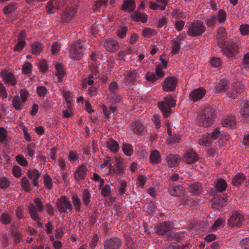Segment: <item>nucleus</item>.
I'll use <instances>...</instances> for the list:
<instances>
[{"instance_id":"1","label":"nucleus","mask_w":249,"mask_h":249,"mask_svg":"<svg viewBox=\"0 0 249 249\" xmlns=\"http://www.w3.org/2000/svg\"><path fill=\"white\" fill-rule=\"evenodd\" d=\"M176 101L171 95L165 97L163 101L158 103L159 109L164 118H167L172 113V108L176 106Z\"/></svg>"},{"instance_id":"2","label":"nucleus","mask_w":249,"mask_h":249,"mask_svg":"<svg viewBox=\"0 0 249 249\" xmlns=\"http://www.w3.org/2000/svg\"><path fill=\"white\" fill-rule=\"evenodd\" d=\"M85 50V42L83 40L78 39L73 42L69 48V56L73 60H79L80 59Z\"/></svg>"},{"instance_id":"3","label":"nucleus","mask_w":249,"mask_h":249,"mask_svg":"<svg viewBox=\"0 0 249 249\" xmlns=\"http://www.w3.org/2000/svg\"><path fill=\"white\" fill-rule=\"evenodd\" d=\"M215 110L210 107L204 108L197 117V121L202 124L213 123L215 117Z\"/></svg>"},{"instance_id":"4","label":"nucleus","mask_w":249,"mask_h":249,"mask_svg":"<svg viewBox=\"0 0 249 249\" xmlns=\"http://www.w3.org/2000/svg\"><path fill=\"white\" fill-rule=\"evenodd\" d=\"M203 22L200 20L194 21L188 27L187 34L192 37L201 36L206 31Z\"/></svg>"},{"instance_id":"5","label":"nucleus","mask_w":249,"mask_h":249,"mask_svg":"<svg viewBox=\"0 0 249 249\" xmlns=\"http://www.w3.org/2000/svg\"><path fill=\"white\" fill-rule=\"evenodd\" d=\"M56 205L60 213H65L67 210L71 213L73 212L74 208L71 202L66 196H62L58 198Z\"/></svg>"},{"instance_id":"6","label":"nucleus","mask_w":249,"mask_h":249,"mask_svg":"<svg viewBox=\"0 0 249 249\" xmlns=\"http://www.w3.org/2000/svg\"><path fill=\"white\" fill-rule=\"evenodd\" d=\"M220 130L215 129L212 132L203 135L198 140V143L201 146H209L218 138Z\"/></svg>"},{"instance_id":"7","label":"nucleus","mask_w":249,"mask_h":249,"mask_svg":"<svg viewBox=\"0 0 249 249\" xmlns=\"http://www.w3.org/2000/svg\"><path fill=\"white\" fill-rule=\"evenodd\" d=\"M77 10L78 6L75 4L67 7L61 15L60 21L66 23L70 22L76 16Z\"/></svg>"},{"instance_id":"8","label":"nucleus","mask_w":249,"mask_h":249,"mask_svg":"<svg viewBox=\"0 0 249 249\" xmlns=\"http://www.w3.org/2000/svg\"><path fill=\"white\" fill-rule=\"evenodd\" d=\"M221 49L222 53L229 58H233L238 53V45L232 42L224 43Z\"/></svg>"},{"instance_id":"9","label":"nucleus","mask_w":249,"mask_h":249,"mask_svg":"<svg viewBox=\"0 0 249 249\" xmlns=\"http://www.w3.org/2000/svg\"><path fill=\"white\" fill-rule=\"evenodd\" d=\"M68 0H50L46 6L47 12L49 14H54L63 7Z\"/></svg>"},{"instance_id":"10","label":"nucleus","mask_w":249,"mask_h":249,"mask_svg":"<svg viewBox=\"0 0 249 249\" xmlns=\"http://www.w3.org/2000/svg\"><path fill=\"white\" fill-rule=\"evenodd\" d=\"M0 75L5 84L14 86L17 83V78L16 76L7 70L1 71Z\"/></svg>"},{"instance_id":"11","label":"nucleus","mask_w":249,"mask_h":249,"mask_svg":"<svg viewBox=\"0 0 249 249\" xmlns=\"http://www.w3.org/2000/svg\"><path fill=\"white\" fill-rule=\"evenodd\" d=\"M178 84V80L174 76L166 78L162 85L163 89L166 92H171L175 89Z\"/></svg>"},{"instance_id":"12","label":"nucleus","mask_w":249,"mask_h":249,"mask_svg":"<svg viewBox=\"0 0 249 249\" xmlns=\"http://www.w3.org/2000/svg\"><path fill=\"white\" fill-rule=\"evenodd\" d=\"M122 241L117 237H113L106 240L104 242V249H119Z\"/></svg>"},{"instance_id":"13","label":"nucleus","mask_w":249,"mask_h":249,"mask_svg":"<svg viewBox=\"0 0 249 249\" xmlns=\"http://www.w3.org/2000/svg\"><path fill=\"white\" fill-rule=\"evenodd\" d=\"M244 220L243 216L239 213H233L228 220V224L231 227H240Z\"/></svg>"},{"instance_id":"14","label":"nucleus","mask_w":249,"mask_h":249,"mask_svg":"<svg viewBox=\"0 0 249 249\" xmlns=\"http://www.w3.org/2000/svg\"><path fill=\"white\" fill-rule=\"evenodd\" d=\"M124 76V82L129 86L134 85L139 78V75L136 70L128 71Z\"/></svg>"},{"instance_id":"15","label":"nucleus","mask_w":249,"mask_h":249,"mask_svg":"<svg viewBox=\"0 0 249 249\" xmlns=\"http://www.w3.org/2000/svg\"><path fill=\"white\" fill-rule=\"evenodd\" d=\"M169 193L174 196H182L185 193L184 188L180 185H172L168 189Z\"/></svg>"},{"instance_id":"16","label":"nucleus","mask_w":249,"mask_h":249,"mask_svg":"<svg viewBox=\"0 0 249 249\" xmlns=\"http://www.w3.org/2000/svg\"><path fill=\"white\" fill-rule=\"evenodd\" d=\"M205 90L202 88L196 89L190 93V98L194 102L200 100L205 94Z\"/></svg>"},{"instance_id":"17","label":"nucleus","mask_w":249,"mask_h":249,"mask_svg":"<svg viewBox=\"0 0 249 249\" xmlns=\"http://www.w3.org/2000/svg\"><path fill=\"white\" fill-rule=\"evenodd\" d=\"M171 231L170 225L167 222H163L156 228V233L159 235H163L169 233Z\"/></svg>"},{"instance_id":"18","label":"nucleus","mask_w":249,"mask_h":249,"mask_svg":"<svg viewBox=\"0 0 249 249\" xmlns=\"http://www.w3.org/2000/svg\"><path fill=\"white\" fill-rule=\"evenodd\" d=\"M214 88L217 92H225L228 89L229 82L226 79L222 78L215 83Z\"/></svg>"},{"instance_id":"19","label":"nucleus","mask_w":249,"mask_h":249,"mask_svg":"<svg viewBox=\"0 0 249 249\" xmlns=\"http://www.w3.org/2000/svg\"><path fill=\"white\" fill-rule=\"evenodd\" d=\"M166 160L169 167H175L178 165L181 158L177 155L169 154L167 156Z\"/></svg>"},{"instance_id":"20","label":"nucleus","mask_w":249,"mask_h":249,"mask_svg":"<svg viewBox=\"0 0 249 249\" xmlns=\"http://www.w3.org/2000/svg\"><path fill=\"white\" fill-rule=\"evenodd\" d=\"M197 154L193 151H187L183 156V160L188 163H192L198 160Z\"/></svg>"},{"instance_id":"21","label":"nucleus","mask_w":249,"mask_h":249,"mask_svg":"<svg viewBox=\"0 0 249 249\" xmlns=\"http://www.w3.org/2000/svg\"><path fill=\"white\" fill-rule=\"evenodd\" d=\"M104 47L107 51L113 52L119 49V45L116 40L112 39H108L105 41Z\"/></svg>"},{"instance_id":"22","label":"nucleus","mask_w":249,"mask_h":249,"mask_svg":"<svg viewBox=\"0 0 249 249\" xmlns=\"http://www.w3.org/2000/svg\"><path fill=\"white\" fill-rule=\"evenodd\" d=\"M87 168L83 165H80L77 167L74 174V178L77 180L83 179L85 178L87 175Z\"/></svg>"},{"instance_id":"23","label":"nucleus","mask_w":249,"mask_h":249,"mask_svg":"<svg viewBox=\"0 0 249 249\" xmlns=\"http://www.w3.org/2000/svg\"><path fill=\"white\" fill-rule=\"evenodd\" d=\"M136 8V4L134 0H124L121 6V9L124 11H128L129 13L133 12Z\"/></svg>"},{"instance_id":"24","label":"nucleus","mask_w":249,"mask_h":249,"mask_svg":"<svg viewBox=\"0 0 249 249\" xmlns=\"http://www.w3.org/2000/svg\"><path fill=\"white\" fill-rule=\"evenodd\" d=\"M133 20L136 22L146 23L147 21V16L145 14L141 13L139 11H135L131 15Z\"/></svg>"},{"instance_id":"25","label":"nucleus","mask_w":249,"mask_h":249,"mask_svg":"<svg viewBox=\"0 0 249 249\" xmlns=\"http://www.w3.org/2000/svg\"><path fill=\"white\" fill-rule=\"evenodd\" d=\"M27 175L29 178L33 180V185L35 186H37L38 178L40 175L38 170L36 169L29 170Z\"/></svg>"},{"instance_id":"26","label":"nucleus","mask_w":249,"mask_h":249,"mask_svg":"<svg viewBox=\"0 0 249 249\" xmlns=\"http://www.w3.org/2000/svg\"><path fill=\"white\" fill-rule=\"evenodd\" d=\"M227 34L226 29L224 27H220L217 30L216 39L219 44L225 43L226 39Z\"/></svg>"},{"instance_id":"27","label":"nucleus","mask_w":249,"mask_h":249,"mask_svg":"<svg viewBox=\"0 0 249 249\" xmlns=\"http://www.w3.org/2000/svg\"><path fill=\"white\" fill-rule=\"evenodd\" d=\"M188 191L194 195H199L202 191L201 184L199 182H195L190 185L188 188Z\"/></svg>"},{"instance_id":"28","label":"nucleus","mask_w":249,"mask_h":249,"mask_svg":"<svg viewBox=\"0 0 249 249\" xmlns=\"http://www.w3.org/2000/svg\"><path fill=\"white\" fill-rule=\"evenodd\" d=\"M161 158L160 152L154 150L151 152L150 155V161L152 164H155L160 162Z\"/></svg>"},{"instance_id":"29","label":"nucleus","mask_w":249,"mask_h":249,"mask_svg":"<svg viewBox=\"0 0 249 249\" xmlns=\"http://www.w3.org/2000/svg\"><path fill=\"white\" fill-rule=\"evenodd\" d=\"M245 176L243 173H240L233 176L231 183L234 186H239L245 181Z\"/></svg>"},{"instance_id":"30","label":"nucleus","mask_w":249,"mask_h":249,"mask_svg":"<svg viewBox=\"0 0 249 249\" xmlns=\"http://www.w3.org/2000/svg\"><path fill=\"white\" fill-rule=\"evenodd\" d=\"M55 69L56 72L55 73V76L57 77L58 82H62L63 77L66 75V72L60 63H57L55 65Z\"/></svg>"},{"instance_id":"31","label":"nucleus","mask_w":249,"mask_h":249,"mask_svg":"<svg viewBox=\"0 0 249 249\" xmlns=\"http://www.w3.org/2000/svg\"><path fill=\"white\" fill-rule=\"evenodd\" d=\"M107 147L113 153H116L119 150V145L117 142L112 139H109L107 142Z\"/></svg>"},{"instance_id":"32","label":"nucleus","mask_w":249,"mask_h":249,"mask_svg":"<svg viewBox=\"0 0 249 249\" xmlns=\"http://www.w3.org/2000/svg\"><path fill=\"white\" fill-rule=\"evenodd\" d=\"M18 4L16 2H12L8 5H6L3 9V14L5 15H8L10 13L14 12L17 9Z\"/></svg>"},{"instance_id":"33","label":"nucleus","mask_w":249,"mask_h":249,"mask_svg":"<svg viewBox=\"0 0 249 249\" xmlns=\"http://www.w3.org/2000/svg\"><path fill=\"white\" fill-rule=\"evenodd\" d=\"M43 47V45L39 42H35L31 45L32 52L36 55H38L41 53Z\"/></svg>"},{"instance_id":"34","label":"nucleus","mask_w":249,"mask_h":249,"mask_svg":"<svg viewBox=\"0 0 249 249\" xmlns=\"http://www.w3.org/2000/svg\"><path fill=\"white\" fill-rule=\"evenodd\" d=\"M23 103L22 102V101H21L19 96L16 95L14 97L12 100V105L15 109L17 110L21 109L24 106Z\"/></svg>"},{"instance_id":"35","label":"nucleus","mask_w":249,"mask_h":249,"mask_svg":"<svg viewBox=\"0 0 249 249\" xmlns=\"http://www.w3.org/2000/svg\"><path fill=\"white\" fill-rule=\"evenodd\" d=\"M14 225H12L10 227V231H11V234L14 238L15 241L17 243L20 242L22 239V233L16 229Z\"/></svg>"},{"instance_id":"36","label":"nucleus","mask_w":249,"mask_h":249,"mask_svg":"<svg viewBox=\"0 0 249 249\" xmlns=\"http://www.w3.org/2000/svg\"><path fill=\"white\" fill-rule=\"evenodd\" d=\"M238 86H239L238 88H236L234 90L231 89L228 92V95L229 98H231L232 99H235L238 94L241 93L243 86L241 84H239Z\"/></svg>"},{"instance_id":"37","label":"nucleus","mask_w":249,"mask_h":249,"mask_svg":"<svg viewBox=\"0 0 249 249\" xmlns=\"http://www.w3.org/2000/svg\"><path fill=\"white\" fill-rule=\"evenodd\" d=\"M243 108L241 109V115L244 118L249 117V101H244L242 102Z\"/></svg>"},{"instance_id":"38","label":"nucleus","mask_w":249,"mask_h":249,"mask_svg":"<svg viewBox=\"0 0 249 249\" xmlns=\"http://www.w3.org/2000/svg\"><path fill=\"white\" fill-rule=\"evenodd\" d=\"M112 164H113L117 168V170L121 173L123 170V162L122 160L118 158H113L111 160Z\"/></svg>"},{"instance_id":"39","label":"nucleus","mask_w":249,"mask_h":249,"mask_svg":"<svg viewBox=\"0 0 249 249\" xmlns=\"http://www.w3.org/2000/svg\"><path fill=\"white\" fill-rule=\"evenodd\" d=\"M20 185L21 188L24 191L29 192L31 190L30 182L26 177H24L21 178L20 181Z\"/></svg>"},{"instance_id":"40","label":"nucleus","mask_w":249,"mask_h":249,"mask_svg":"<svg viewBox=\"0 0 249 249\" xmlns=\"http://www.w3.org/2000/svg\"><path fill=\"white\" fill-rule=\"evenodd\" d=\"M236 123L235 117L233 115H228L224 117L222 121L221 124H234Z\"/></svg>"},{"instance_id":"41","label":"nucleus","mask_w":249,"mask_h":249,"mask_svg":"<svg viewBox=\"0 0 249 249\" xmlns=\"http://www.w3.org/2000/svg\"><path fill=\"white\" fill-rule=\"evenodd\" d=\"M216 20V16L213 15H209L206 18V24L208 27H213L215 26Z\"/></svg>"},{"instance_id":"42","label":"nucleus","mask_w":249,"mask_h":249,"mask_svg":"<svg viewBox=\"0 0 249 249\" xmlns=\"http://www.w3.org/2000/svg\"><path fill=\"white\" fill-rule=\"evenodd\" d=\"M122 150L124 153L127 156H130L133 153V148L132 146L128 143H124L122 145Z\"/></svg>"},{"instance_id":"43","label":"nucleus","mask_w":249,"mask_h":249,"mask_svg":"<svg viewBox=\"0 0 249 249\" xmlns=\"http://www.w3.org/2000/svg\"><path fill=\"white\" fill-rule=\"evenodd\" d=\"M216 184V188L218 191L222 192L225 191L227 188V183L223 179L217 180Z\"/></svg>"},{"instance_id":"44","label":"nucleus","mask_w":249,"mask_h":249,"mask_svg":"<svg viewBox=\"0 0 249 249\" xmlns=\"http://www.w3.org/2000/svg\"><path fill=\"white\" fill-rule=\"evenodd\" d=\"M10 181L6 177H2L0 178V188L6 189L10 185Z\"/></svg>"},{"instance_id":"45","label":"nucleus","mask_w":249,"mask_h":249,"mask_svg":"<svg viewBox=\"0 0 249 249\" xmlns=\"http://www.w3.org/2000/svg\"><path fill=\"white\" fill-rule=\"evenodd\" d=\"M29 209L31 218L35 220H37L38 219V214L36 207L33 204H30Z\"/></svg>"},{"instance_id":"46","label":"nucleus","mask_w":249,"mask_h":249,"mask_svg":"<svg viewBox=\"0 0 249 249\" xmlns=\"http://www.w3.org/2000/svg\"><path fill=\"white\" fill-rule=\"evenodd\" d=\"M44 184L45 187L49 190L53 187V181L51 178L48 175L45 174L43 177Z\"/></svg>"},{"instance_id":"47","label":"nucleus","mask_w":249,"mask_h":249,"mask_svg":"<svg viewBox=\"0 0 249 249\" xmlns=\"http://www.w3.org/2000/svg\"><path fill=\"white\" fill-rule=\"evenodd\" d=\"M111 160L112 159L110 157H107L104 162L100 165V168L103 169L105 167H107L108 170L110 171L113 169Z\"/></svg>"},{"instance_id":"48","label":"nucleus","mask_w":249,"mask_h":249,"mask_svg":"<svg viewBox=\"0 0 249 249\" xmlns=\"http://www.w3.org/2000/svg\"><path fill=\"white\" fill-rule=\"evenodd\" d=\"M146 80L151 83L156 82L158 80V77L153 72L148 71L146 73L145 77Z\"/></svg>"},{"instance_id":"49","label":"nucleus","mask_w":249,"mask_h":249,"mask_svg":"<svg viewBox=\"0 0 249 249\" xmlns=\"http://www.w3.org/2000/svg\"><path fill=\"white\" fill-rule=\"evenodd\" d=\"M90 196H91L89 192L87 190H84L82 197V200L84 205H88L90 201Z\"/></svg>"},{"instance_id":"50","label":"nucleus","mask_w":249,"mask_h":249,"mask_svg":"<svg viewBox=\"0 0 249 249\" xmlns=\"http://www.w3.org/2000/svg\"><path fill=\"white\" fill-rule=\"evenodd\" d=\"M149 7L150 9L152 10H158L160 9L161 11H163L165 9V7L164 5H162V4L160 3H158L156 2H150L149 4Z\"/></svg>"},{"instance_id":"51","label":"nucleus","mask_w":249,"mask_h":249,"mask_svg":"<svg viewBox=\"0 0 249 249\" xmlns=\"http://www.w3.org/2000/svg\"><path fill=\"white\" fill-rule=\"evenodd\" d=\"M72 202L73 203V207L75 208L76 211L79 212L80 210L81 203L78 197L76 195L73 196L72 197Z\"/></svg>"},{"instance_id":"52","label":"nucleus","mask_w":249,"mask_h":249,"mask_svg":"<svg viewBox=\"0 0 249 249\" xmlns=\"http://www.w3.org/2000/svg\"><path fill=\"white\" fill-rule=\"evenodd\" d=\"M0 221L2 224L7 225L11 222L12 218L8 213H3L0 217Z\"/></svg>"},{"instance_id":"53","label":"nucleus","mask_w":249,"mask_h":249,"mask_svg":"<svg viewBox=\"0 0 249 249\" xmlns=\"http://www.w3.org/2000/svg\"><path fill=\"white\" fill-rule=\"evenodd\" d=\"M227 18V14L226 12L222 9L218 11L217 19L220 23H224Z\"/></svg>"},{"instance_id":"54","label":"nucleus","mask_w":249,"mask_h":249,"mask_svg":"<svg viewBox=\"0 0 249 249\" xmlns=\"http://www.w3.org/2000/svg\"><path fill=\"white\" fill-rule=\"evenodd\" d=\"M35 147L36 145L34 143H30L27 146L26 154L32 158L34 156L35 154Z\"/></svg>"},{"instance_id":"55","label":"nucleus","mask_w":249,"mask_h":249,"mask_svg":"<svg viewBox=\"0 0 249 249\" xmlns=\"http://www.w3.org/2000/svg\"><path fill=\"white\" fill-rule=\"evenodd\" d=\"M172 45V53L173 54H178L180 48V43L178 40H173Z\"/></svg>"},{"instance_id":"56","label":"nucleus","mask_w":249,"mask_h":249,"mask_svg":"<svg viewBox=\"0 0 249 249\" xmlns=\"http://www.w3.org/2000/svg\"><path fill=\"white\" fill-rule=\"evenodd\" d=\"M172 15L174 18L178 19H183L186 17L185 13L181 12L178 9H174L172 13Z\"/></svg>"},{"instance_id":"57","label":"nucleus","mask_w":249,"mask_h":249,"mask_svg":"<svg viewBox=\"0 0 249 249\" xmlns=\"http://www.w3.org/2000/svg\"><path fill=\"white\" fill-rule=\"evenodd\" d=\"M79 159V156L76 151H71L69 152L68 160L71 162H75Z\"/></svg>"},{"instance_id":"58","label":"nucleus","mask_w":249,"mask_h":249,"mask_svg":"<svg viewBox=\"0 0 249 249\" xmlns=\"http://www.w3.org/2000/svg\"><path fill=\"white\" fill-rule=\"evenodd\" d=\"M128 30V28L126 26H121L117 31V36L121 38H124L126 36Z\"/></svg>"},{"instance_id":"59","label":"nucleus","mask_w":249,"mask_h":249,"mask_svg":"<svg viewBox=\"0 0 249 249\" xmlns=\"http://www.w3.org/2000/svg\"><path fill=\"white\" fill-rule=\"evenodd\" d=\"M47 88L43 86H39L36 88V92L40 97H45L47 93Z\"/></svg>"},{"instance_id":"60","label":"nucleus","mask_w":249,"mask_h":249,"mask_svg":"<svg viewBox=\"0 0 249 249\" xmlns=\"http://www.w3.org/2000/svg\"><path fill=\"white\" fill-rule=\"evenodd\" d=\"M241 64L244 69L249 70V52L244 55Z\"/></svg>"},{"instance_id":"61","label":"nucleus","mask_w":249,"mask_h":249,"mask_svg":"<svg viewBox=\"0 0 249 249\" xmlns=\"http://www.w3.org/2000/svg\"><path fill=\"white\" fill-rule=\"evenodd\" d=\"M211 64L213 67L219 68L222 64L221 60L219 57H213L211 59Z\"/></svg>"},{"instance_id":"62","label":"nucleus","mask_w":249,"mask_h":249,"mask_svg":"<svg viewBox=\"0 0 249 249\" xmlns=\"http://www.w3.org/2000/svg\"><path fill=\"white\" fill-rule=\"evenodd\" d=\"M12 173L15 178H18L21 175V170L18 166H14L12 169Z\"/></svg>"},{"instance_id":"63","label":"nucleus","mask_w":249,"mask_h":249,"mask_svg":"<svg viewBox=\"0 0 249 249\" xmlns=\"http://www.w3.org/2000/svg\"><path fill=\"white\" fill-rule=\"evenodd\" d=\"M38 66L39 68L40 71L43 73L45 72L48 70V66L47 64V62L44 60H41L38 63Z\"/></svg>"},{"instance_id":"64","label":"nucleus","mask_w":249,"mask_h":249,"mask_svg":"<svg viewBox=\"0 0 249 249\" xmlns=\"http://www.w3.org/2000/svg\"><path fill=\"white\" fill-rule=\"evenodd\" d=\"M240 245L242 249H249V238L242 239L240 242Z\"/></svg>"}]
</instances>
